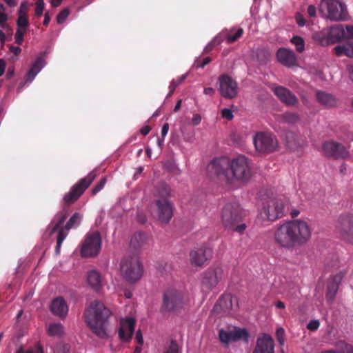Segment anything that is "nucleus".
<instances>
[{
  "instance_id": "052dcab7",
  "label": "nucleus",
  "mask_w": 353,
  "mask_h": 353,
  "mask_svg": "<svg viewBox=\"0 0 353 353\" xmlns=\"http://www.w3.org/2000/svg\"><path fill=\"white\" fill-rule=\"evenodd\" d=\"M169 130V125L168 123H165L161 128V137L163 138H165V137L167 135Z\"/></svg>"
},
{
  "instance_id": "6e6d98bb",
  "label": "nucleus",
  "mask_w": 353,
  "mask_h": 353,
  "mask_svg": "<svg viewBox=\"0 0 353 353\" xmlns=\"http://www.w3.org/2000/svg\"><path fill=\"white\" fill-rule=\"evenodd\" d=\"M307 13L310 17H314L316 16V8L314 5H310L307 8Z\"/></svg>"
},
{
  "instance_id": "2eb2a0df",
  "label": "nucleus",
  "mask_w": 353,
  "mask_h": 353,
  "mask_svg": "<svg viewBox=\"0 0 353 353\" xmlns=\"http://www.w3.org/2000/svg\"><path fill=\"white\" fill-rule=\"evenodd\" d=\"M97 176L94 171L90 172L85 178L82 179L77 184H76L72 190L65 195L63 199L66 203H73L84 192V190L90 185L92 181Z\"/></svg>"
},
{
  "instance_id": "39448f33",
  "label": "nucleus",
  "mask_w": 353,
  "mask_h": 353,
  "mask_svg": "<svg viewBox=\"0 0 353 353\" xmlns=\"http://www.w3.org/2000/svg\"><path fill=\"white\" fill-rule=\"evenodd\" d=\"M120 270L123 277L130 283H135L143 276V268L137 255H129L123 259Z\"/></svg>"
},
{
  "instance_id": "37998d69",
  "label": "nucleus",
  "mask_w": 353,
  "mask_h": 353,
  "mask_svg": "<svg viewBox=\"0 0 353 353\" xmlns=\"http://www.w3.org/2000/svg\"><path fill=\"white\" fill-rule=\"evenodd\" d=\"M35 14L37 17H41L44 10V0H37L35 2Z\"/></svg>"
},
{
  "instance_id": "9d476101",
  "label": "nucleus",
  "mask_w": 353,
  "mask_h": 353,
  "mask_svg": "<svg viewBox=\"0 0 353 353\" xmlns=\"http://www.w3.org/2000/svg\"><path fill=\"white\" fill-rule=\"evenodd\" d=\"M335 230L343 240L353 244V215L341 214L335 222Z\"/></svg>"
},
{
  "instance_id": "ea45409f",
  "label": "nucleus",
  "mask_w": 353,
  "mask_h": 353,
  "mask_svg": "<svg viewBox=\"0 0 353 353\" xmlns=\"http://www.w3.org/2000/svg\"><path fill=\"white\" fill-rule=\"evenodd\" d=\"M283 119L285 122L295 123L299 120V117L296 113L286 112L283 115Z\"/></svg>"
},
{
  "instance_id": "680f3d73",
  "label": "nucleus",
  "mask_w": 353,
  "mask_h": 353,
  "mask_svg": "<svg viewBox=\"0 0 353 353\" xmlns=\"http://www.w3.org/2000/svg\"><path fill=\"white\" fill-rule=\"evenodd\" d=\"M245 228H246L245 224H240V225H237L236 228L234 225L232 229H234L235 231H236L239 233H241L245 230Z\"/></svg>"
},
{
  "instance_id": "603ef678",
  "label": "nucleus",
  "mask_w": 353,
  "mask_h": 353,
  "mask_svg": "<svg viewBox=\"0 0 353 353\" xmlns=\"http://www.w3.org/2000/svg\"><path fill=\"white\" fill-rule=\"evenodd\" d=\"M106 183V179L103 178L101 179V181L94 187V188L92 190L93 194H96L98 192H99L101 190L103 189L105 184Z\"/></svg>"
},
{
  "instance_id": "4c0bfd02",
  "label": "nucleus",
  "mask_w": 353,
  "mask_h": 353,
  "mask_svg": "<svg viewBox=\"0 0 353 353\" xmlns=\"http://www.w3.org/2000/svg\"><path fill=\"white\" fill-rule=\"evenodd\" d=\"M17 30H26L29 26L28 17L18 16L17 20Z\"/></svg>"
},
{
  "instance_id": "cd10ccee",
  "label": "nucleus",
  "mask_w": 353,
  "mask_h": 353,
  "mask_svg": "<svg viewBox=\"0 0 353 353\" xmlns=\"http://www.w3.org/2000/svg\"><path fill=\"white\" fill-rule=\"evenodd\" d=\"M87 282L95 291H99L103 285V279L101 275L99 272L94 270L88 272Z\"/></svg>"
},
{
  "instance_id": "5fc2aeb1",
  "label": "nucleus",
  "mask_w": 353,
  "mask_h": 353,
  "mask_svg": "<svg viewBox=\"0 0 353 353\" xmlns=\"http://www.w3.org/2000/svg\"><path fill=\"white\" fill-rule=\"evenodd\" d=\"M135 339L140 345L143 344V334L140 330L137 331L135 334Z\"/></svg>"
},
{
  "instance_id": "774afa93",
  "label": "nucleus",
  "mask_w": 353,
  "mask_h": 353,
  "mask_svg": "<svg viewBox=\"0 0 353 353\" xmlns=\"http://www.w3.org/2000/svg\"><path fill=\"white\" fill-rule=\"evenodd\" d=\"M150 127H149L148 125H145L143 126L140 131L143 135H147L150 132Z\"/></svg>"
},
{
  "instance_id": "c9c22d12",
  "label": "nucleus",
  "mask_w": 353,
  "mask_h": 353,
  "mask_svg": "<svg viewBox=\"0 0 353 353\" xmlns=\"http://www.w3.org/2000/svg\"><path fill=\"white\" fill-rule=\"evenodd\" d=\"M170 194V188L165 183H161L157 188L155 195L159 197H161L162 199H167Z\"/></svg>"
},
{
  "instance_id": "de8ad7c7",
  "label": "nucleus",
  "mask_w": 353,
  "mask_h": 353,
  "mask_svg": "<svg viewBox=\"0 0 353 353\" xmlns=\"http://www.w3.org/2000/svg\"><path fill=\"white\" fill-rule=\"evenodd\" d=\"M26 33V30H17L15 33V42L18 45H21L23 41V36Z\"/></svg>"
},
{
  "instance_id": "3c124183",
  "label": "nucleus",
  "mask_w": 353,
  "mask_h": 353,
  "mask_svg": "<svg viewBox=\"0 0 353 353\" xmlns=\"http://www.w3.org/2000/svg\"><path fill=\"white\" fill-rule=\"evenodd\" d=\"M69 349L67 345L59 344L55 350L54 353H68Z\"/></svg>"
},
{
  "instance_id": "f8f14e48",
  "label": "nucleus",
  "mask_w": 353,
  "mask_h": 353,
  "mask_svg": "<svg viewBox=\"0 0 353 353\" xmlns=\"http://www.w3.org/2000/svg\"><path fill=\"white\" fill-rule=\"evenodd\" d=\"M187 302V297L180 291L170 288L163 296V308L165 311L174 312L181 308Z\"/></svg>"
},
{
  "instance_id": "a211bd4d",
  "label": "nucleus",
  "mask_w": 353,
  "mask_h": 353,
  "mask_svg": "<svg viewBox=\"0 0 353 353\" xmlns=\"http://www.w3.org/2000/svg\"><path fill=\"white\" fill-rule=\"evenodd\" d=\"M249 334L245 329L239 327H229L227 330H220L219 339L223 343L228 344L239 339L248 341Z\"/></svg>"
},
{
  "instance_id": "7ed1b4c3",
  "label": "nucleus",
  "mask_w": 353,
  "mask_h": 353,
  "mask_svg": "<svg viewBox=\"0 0 353 353\" xmlns=\"http://www.w3.org/2000/svg\"><path fill=\"white\" fill-rule=\"evenodd\" d=\"M319 10L322 17L332 21H343L348 13L345 3L339 0H321Z\"/></svg>"
},
{
  "instance_id": "e2e57ef3",
  "label": "nucleus",
  "mask_w": 353,
  "mask_h": 353,
  "mask_svg": "<svg viewBox=\"0 0 353 353\" xmlns=\"http://www.w3.org/2000/svg\"><path fill=\"white\" fill-rule=\"evenodd\" d=\"M6 4L10 7V8H14L17 4V0H3Z\"/></svg>"
},
{
  "instance_id": "1a4fd4ad",
  "label": "nucleus",
  "mask_w": 353,
  "mask_h": 353,
  "mask_svg": "<svg viewBox=\"0 0 353 353\" xmlns=\"http://www.w3.org/2000/svg\"><path fill=\"white\" fill-rule=\"evenodd\" d=\"M273 240L276 245L281 248L291 250L296 246L289 221L275 227Z\"/></svg>"
},
{
  "instance_id": "423d86ee",
  "label": "nucleus",
  "mask_w": 353,
  "mask_h": 353,
  "mask_svg": "<svg viewBox=\"0 0 353 353\" xmlns=\"http://www.w3.org/2000/svg\"><path fill=\"white\" fill-rule=\"evenodd\" d=\"M287 203L281 198H274L263 202L259 217L264 221H274L284 214Z\"/></svg>"
},
{
  "instance_id": "c85d7f7f",
  "label": "nucleus",
  "mask_w": 353,
  "mask_h": 353,
  "mask_svg": "<svg viewBox=\"0 0 353 353\" xmlns=\"http://www.w3.org/2000/svg\"><path fill=\"white\" fill-rule=\"evenodd\" d=\"M47 334L54 338H61L65 334V329L61 323H50L46 325Z\"/></svg>"
},
{
  "instance_id": "13d9d810",
  "label": "nucleus",
  "mask_w": 353,
  "mask_h": 353,
  "mask_svg": "<svg viewBox=\"0 0 353 353\" xmlns=\"http://www.w3.org/2000/svg\"><path fill=\"white\" fill-rule=\"evenodd\" d=\"M6 68V61L3 59H0V77H1L4 74ZM0 82L1 83V80H0Z\"/></svg>"
},
{
  "instance_id": "6e6552de",
  "label": "nucleus",
  "mask_w": 353,
  "mask_h": 353,
  "mask_svg": "<svg viewBox=\"0 0 353 353\" xmlns=\"http://www.w3.org/2000/svg\"><path fill=\"white\" fill-rule=\"evenodd\" d=\"M296 246H303L311 239L312 227L308 221L298 219L289 221Z\"/></svg>"
},
{
  "instance_id": "5701e85b",
  "label": "nucleus",
  "mask_w": 353,
  "mask_h": 353,
  "mask_svg": "<svg viewBox=\"0 0 353 353\" xmlns=\"http://www.w3.org/2000/svg\"><path fill=\"white\" fill-rule=\"evenodd\" d=\"M274 343L272 338L263 334L256 340V344L253 353H274Z\"/></svg>"
},
{
  "instance_id": "6ab92c4d",
  "label": "nucleus",
  "mask_w": 353,
  "mask_h": 353,
  "mask_svg": "<svg viewBox=\"0 0 353 353\" xmlns=\"http://www.w3.org/2000/svg\"><path fill=\"white\" fill-rule=\"evenodd\" d=\"M323 154L330 157L346 158L349 156V152L343 145L334 141H325L322 145Z\"/></svg>"
},
{
  "instance_id": "473e14b6",
  "label": "nucleus",
  "mask_w": 353,
  "mask_h": 353,
  "mask_svg": "<svg viewBox=\"0 0 353 353\" xmlns=\"http://www.w3.org/2000/svg\"><path fill=\"white\" fill-rule=\"evenodd\" d=\"M8 14L6 12V7L3 3H0V28L4 30L8 34H11L12 29L8 23Z\"/></svg>"
},
{
  "instance_id": "7c9ffc66",
  "label": "nucleus",
  "mask_w": 353,
  "mask_h": 353,
  "mask_svg": "<svg viewBox=\"0 0 353 353\" xmlns=\"http://www.w3.org/2000/svg\"><path fill=\"white\" fill-rule=\"evenodd\" d=\"M316 97L321 104L326 107H334L336 105V98L330 94L325 92L319 91L316 92Z\"/></svg>"
},
{
  "instance_id": "dca6fc26",
  "label": "nucleus",
  "mask_w": 353,
  "mask_h": 353,
  "mask_svg": "<svg viewBox=\"0 0 353 353\" xmlns=\"http://www.w3.org/2000/svg\"><path fill=\"white\" fill-rule=\"evenodd\" d=\"M223 270L221 268H210L202 274L201 288L203 291L209 292L216 287L221 279Z\"/></svg>"
},
{
  "instance_id": "9b49d317",
  "label": "nucleus",
  "mask_w": 353,
  "mask_h": 353,
  "mask_svg": "<svg viewBox=\"0 0 353 353\" xmlns=\"http://www.w3.org/2000/svg\"><path fill=\"white\" fill-rule=\"evenodd\" d=\"M101 238L97 231L88 233L82 244L81 254L84 257H92L97 255L101 248Z\"/></svg>"
},
{
  "instance_id": "49530a36",
  "label": "nucleus",
  "mask_w": 353,
  "mask_h": 353,
  "mask_svg": "<svg viewBox=\"0 0 353 353\" xmlns=\"http://www.w3.org/2000/svg\"><path fill=\"white\" fill-rule=\"evenodd\" d=\"M69 15V10H63L57 17V21L58 23H63Z\"/></svg>"
},
{
  "instance_id": "4468645a",
  "label": "nucleus",
  "mask_w": 353,
  "mask_h": 353,
  "mask_svg": "<svg viewBox=\"0 0 353 353\" xmlns=\"http://www.w3.org/2000/svg\"><path fill=\"white\" fill-rule=\"evenodd\" d=\"M219 92L221 95L228 99L237 97L239 87L236 81L228 74H222L218 79Z\"/></svg>"
},
{
  "instance_id": "393cba45",
  "label": "nucleus",
  "mask_w": 353,
  "mask_h": 353,
  "mask_svg": "<svg viewBox=\"0 0 353 353\" xmlns=\"http://www.w3.org/2000/svg\"><path fill=\"white\" fill-rule=\"evenodd\" d=\"M46 65V61L43 57H38L36 61L34 62L31 68L28 71L26 74V81L21 83V85L19 89L22 88L25 84L30 83L37 74L41 70V69Z\"/></svg>"
},
{
  "instance_id": "b1692460",
  "label": "nucleus",
  "mask_w": 353,
  "mask_h": 353,
  "mask_svg": "<svg viewBox=\"0 0 353 353\" xmlns=\"http://www.w3.org/2000/svg\"><path fill=\"white\" fill-rule=\"evenodd\" d=\"M222 223L227 228H233L236 223L238 221L239 216L234 210L232 205H226L221 213Z\"/></svg>"
},
{
  "instance_id": "20e7f679",
  "label": "nucleus",
  "mask_w": 353,
  "mask_h": 353,
  "mask_svg": "<svg viewBox=\"0 0 353 353\" xmlns=\"http://www.w3.org/2000/svg\"><path fill=\"white\" fill-rule=\"evenodd\" d=\"M67 215V212L63 210L59 213L58 214H57L53 221V222H55V224L52 229L51 233H53L57 230H59V233L57 236V243L55 250L57 253L59 252L61 244L68 235L67 231L69 230L70 228L78 226L82 219V215L81 214L78 212L74 213L67 223L65 230H64L63 228L60 229V226L65 221Z\"/></svg>"
},
{
  "instance_id": "c03bdc74",
  "label": "nucleus",
  "mask_w": 353,
  "mask_h": 353,
  "mask_svg": "<svg viewBox=\"0 0 353 353\" xmlns=\"http://www.w3.org/2000/svg\"><path fill=\"white\" fill-rule=\"evenodd\" d=\"M343 39H353V26L347 25L343 26Z\"/></svg>"
},
{
  "instance_id": "58836bf2",
  "label": "nucleus",
  "mask_w": 353,
  "mask_h": 353,
  "mask_svg": "<svg viewBox=\"0 0 353 353\" xmlns=\"http://www.w3.org/2000/svg\"><path fill=\"white\" fill-rule=\"evenodd\" d=\"M163 353H180L179 347L175 341H171L164 347Z\"/></svg>"
},
{
  "instance_id": "0eeeda50",
  "label": "nucleus",
  "mask_w": 353,
  "mask_h": 353,
  "mask_svg": "<svg viewBox=\"0 0 353 353\" xmlns=\"http://www.w3.org/2000/svg\"><path fill=\"white\" fill-rule=\"evenodd\" d=\"M343 37L344 31L342 25H334L323 28L315 32L312 35L313 40L322 46L336 43L343 39Z\"/></svg>"
},
{
  "instance_id": "aec40b11",
  "label": "nucleus",
  "mask_w": 353,
  "mask_h": 353,
  "mask_svg": "<svg viewBox=\"0 0 353 353\" xmlns=\"http://www.w3.org/2000/svg\"><path fill=\"white\" fill-rule=\"evenodd\" d=\"M135 323L136 320L133 317H125L121 319L119 336L122 341H128L131 339Z\"/></svg>"
},
{
  "instance_id": "4d7b16f0",
  "label": "nucleus",
  "mask_w": 353,
  "mask_h": 353,
  "mask_svg": "<svg viewBox=\"0 0 353 353\" xmlns=\"http://www.w3.org/2000/svg\"><path fill=\"white\" fill-rule=\"evenodd\" d=\"M201 121V117L199 114H194L192 119V123L198 125Z\"/></svg>"
},
{
  "instance_id": "09e8293b",
  "label": "nucleus",
  "mask_w": 353,
  "mask_h": 353,
  "mask_svg": "<svg viewBox=\"0 0 353 353\" xmlns=\"http://www.w3.org/2000/svg\"><path fill=\"white\" fill-rule=\"evenodd\" d=\"M284 335L285 330L282 327H279L276 330V336L277 339L281 345H283L284 343Z\"/></svg>"
},
{
  "instance_id": "f03ea898",
  "label": "nucleus",
  "mask_w": 353,
  "mask_h": 353,
  "mask_svg": "<svg viewBox=\"0 0 353 353\" xmlns=\"http://www.w3.org/2000/svg\"><path fill=\"white\" fill-rule=\"evenodd\" d=\"M111 315V312L103 303L94 301L85 312V318L91 330L100 338H106L107 321Z\"/></svg>"
},
{
  "instance_id": "2f4dec72",
  "label": "nucleus",
  "mask_w": 353,
  "mask_h": 353,
  "mask_svg": "<svg viewBox=\"0 0 353 353\" xmlns=\"http://www.w3.org/2000/svg\"><path fill=\"white\" fill-rule=\"evenodd\" d=\"M334 52L338 57L345 55L347 57L353 58V43L350 42L334 48Z\"/></svg>"
},
{
  "instance_id": "8fccbe9b",
  "label": "nucleus",
  "mask_w": 353,
  "mask_h": 353,
  "mask_svg": "<svg viewBox=\"0 0 353 353\" xmlns=\"http://www.w3.org/2000/svg\"><path fill=\"white\" fill-rule=\"evenodd\" d=\"M319 325L320 323L318 320H312L308 323L307 327L311 331H314L319 328Z\"/></svg>"
},
{
  "instance_id": "0e129e2a",
  "label": "nucleus",
  "mask_w": 353,
  "mask_h": 353,
  "mask_svg": "<svg viewBox=\"0 0 353 353\" xmlns=\"http://www.w3.org/2000/svg\"><path fill=\"white\" fill-rule=\"evenodd\" d=\"M187 77V74H183L181 75V77H179V78L174 79L175 80V84H176V87L180 84L185 79V78Z\"/></svg>"
},
{
  "instance_id": "4be33fe9",
  "label": "nucleus",
  "mask_w": 353,
  "mask_h": 353,
  "mask_svg": "<svg viewBox=\"0 0 353 353\" xmlns=\"http://www.w3.org/2000/svg\"><path fill=\"white\" fill-rule=\"evenodd\" d=\"M159 220L168 223L172 216V205L167 199H159L156 201Z\"/></svg>"
},
{
  "instance_id": "c756f323",
  "label": "nucleus",
  "mask_w": 353,
  "mask_h": 353,
  "mask_svg": "<svg viewBox=\"0 0 353 353\" xmlns=\"http://www.w3.org/2000/svg\"><path fill=\"white\" fill-rule=\"evenodd\" d=\"M151 241L150 236L143 233H136L131 239V245L134 248H142L149 244Z\"/></svg>"
},
{
  "instance_id": "f257e3e1",
  "label": "nucleus",
  "mask_w": 353,
  "mask_h": 353,
  "mask_svg": "<svg viewBox=\"0 0 353 353\" xmlns=\"http://www.w3.org/2000/svg\"><path fill=\"white\" fill-rule=\"evenodd\" d=\"M208 170L224 180L230 188L245 185L252 175L250 162L244 155H239L230 161L224 157L216 159L210 163Z\"/></svg>"
},
{
  "instance_id": "79ce46f5",
  "label": "nucleus",
  "mask_w": 353,
  "mask_h": 353,
  "mask_svg": "<svg viewBox=\"0 0 353 353\" xmlns=\"http://www.w3.org/2000/svg\"><path fill=\"white\" fill-rule=\"evenodd\" d=\"M28 3L26 1L21 2L18 10V16L28 17Z\"/></svg>"
},
{
  "instance_id": "f704fd0d",
  "label": "nucleus",
  "mask_w": 353,
  "mask_h": 353,
  "mask_svg": "<svg viewBox=\"0 0 353 353\" xmlns=\"http://www.w3.org/2000/svg\"><path fill=\"white\" fill-rule=\"evenodd\" d=\"M243 33L242 28H232L225 35L226 41L229 43L236 41Z\"/></svg>"
},
{
  "instance_id": "a878e982",
  "label": "nucleus",
  "mask_w": 353,
  "mask_h": 353,
  "mask_svg": "<svg viewBox=\"0 0 353 353\" xmlns=\"http://www.w3.org/2000/svg\"><path fill=\"white\" fill-rule=\"evenodd\" d=\"M273 92L281 101L288 105H294L298 101L296 97L284 87L276 86L274 88Z\"/></svg>"
},
{
  "instance_id": "a18cd8bd",
  "label": "nucleus",
  "mask_w": 353,
  "mask_h": 353,
  "mask_svg": "<svg viewBox=\"0 0 353 353\" xmlns=\"http://www.w3.org/2000/svg\"><path fill=\"white\" fill-rule=\"evenodd\" d=\"M221 117L228 121H231L234 118L233 112L230 108H223L221 110Z\"/></svg>"
},
{
  "instance_id": "338daca9",
  "label": "nucleus",
  "mask_w": 353,
  "mask_h": 353,
  "mask_svg": "<svg viewBox=\"0 0 353 353\" xmlns=\"http://www.w3.org/2000/svg\"><path fill=\"white\" fill-rule=\"evenodd\" d=\"M14 74V67H10L8 68V72H7V74H6V77L8 79H10L12 78Z\"/></svg>"
},
{
  "instance_id": "ddd939ff",
  "label": "nucleus",
  "mask_w": 353,
  "mask_h": 353,
  "mask_svg": "<svg viewBox=\"0 0 353 353\" xmlns=\"http://www.w3.org/2000/svg\"><path fill=\"white\" fill-rule=\"evenodd\" d=\"M254 147L259 152H272L277 150L278 141L274 136L270 133L258 132L253 137Z\"/></svg>"
},
{
  "instance_id": "864d4df0",
  "label": "nucleus",
  "mask_w": 353,
  "mask_h": 353,
  "mask_svg": "<svg viewBox=\"0 0 353 353\" xmlns=\"http://www.w3.org/2000/svg\"><path fill=\"white\" fill-rule=\"evenodd\" d=\"M296 21L297 24L300 27H303L305 25V21L303 15L299 13L296 15Z\"/></svg>"
},
{
  "instance_id": "e433bc0d",
  "label": "nucleus",
  "mask_w": 353,
  "mask_h": 353,
  "mask_svg": "<svg viewBox=\"0 0 353 353\" xmlns=\"http://www.w3.org/2000/svg\"><path fill=\"white\" fill-rule=\"evenodd\" d=\"M290 41L295 46L297 52H303L305 50V41L302 37L294 36Z\"/></svg>"
},
{
  "instance_id": "a19ab883",
  "label": "nucleus",
  "mask_w": 353,
  "mask_h": 353,
  "mask_svg": "<svg viewBox=\"0 0 353 353\" xmlns=\"http://www.w3.org/2000/svg\"><path fill=\"white\" fill-rule=\"evenodd\" d=\"M16 353H43V352L41 346L37 345L27 350H25L23 347H20L17 349Z\"/></svg>"
},
{
  "instance_id": "72a5a7b5",
  "label": "nucleus",
  "mask_w": 353,
  "mask_h": 353,
  "mask_svg": "<svg viewBox=\"0 0 353 353\" xmlns=\"http://www.w3.org/2000/svg\"><path fill=\"white\" fill-rule=\"evenodd\" d=\"M343 275H344L343 273L339 272L332 277V283L329 286L327 296H329V297L334 296V295L337 291L338 285L342 281Z\"/></svg>"
},
{
  "instance_id": "bf43d9fd",
  "label": "nucleus",
  "mask_w": 353,
  "mask_h": 353,
  "mask_svg": "<svg viewBox=\"0 0 353 353\" xmlns=\"http://www.w3.org/2000/svg\"><path fill=\"white\" fill-rule=\"evenodd\" d=\"M176 88V84H175V80H172L169 85V93L168 94V97L171 96Z\"/></svg>"
},
{
  "instance_id": "bb28decb",
  "label": "nucleus",
  "mask_w": 353,
  "mask_h": 353,
  "mask_svg": "<svg viewBox=\"0 0 353 353\" xmlns=\"http://www.w3.org/2000/svg\"><path fill=\"white\" fill-rule=\"evenodd\" d=\"M50 311L54 315L64 317L68 314V307L63 298L57 297L52 301Z\"/></svg>"
},
{
  "instance_id": "69168bd1",
  "label": "nucleus",
  "mask_w": 353,
  "mask_h": 353,
  "mask_svg": "<svg viewBox=\"0 0 353 353\" xmlns=\"http://www.w3.org/2000/svg\"><path fill=\"white\" fill-rule=\"evenodd\" d=\"M10 50L15 55H18L21 52V49L19 47H16V46H11L10 48Z\"/></svg>"
},
{
  "instance_id": "412c9836",
  "label": "nucleus",
  "mask_w": 353,
  "mask_h": 353,
  "mask_svg": "<svg viewBox=\"0 0 353 353\" xmlns=\"http://www.w3.org/2000/svg\"><path fill=\"white\" fill-rule=\"evenodd\" d=\"M276 58L279 63L288 68L298 66V60L294 52L288 48H281L277 50Z\"/></svg>"
},
{
  "instance_id": "f3484780",
  "label": "nucleus",
  "mask_w": 353,
  "mask_h": 353,
  "mask_svg": "<svg viewBox=\"0 0 353 353\" xmlns=\"http://www.w3.org/2000/svg\"><path fill=\"white\" fill-rule=\"evenodd\" d=\"M212 251L210 248L203 245L190 252V263L194 267H203L212 258Z\"/></svg>"
}]
</instances>
